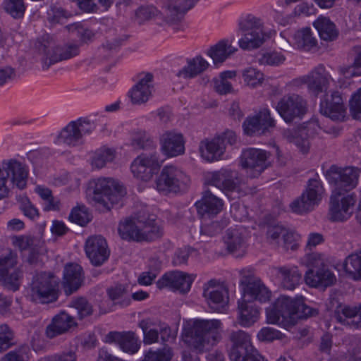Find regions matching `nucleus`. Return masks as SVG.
Segmentation results:
<instances>
[{
	"label": "nucleus",
	"mask_w": 361,
	"mask_h": 361,
	"mask_svg": "<svg viewBox=\"0 0 361 361\" xmlns=\"http://www.w3.org/2000/svg\"><path fill=\"white\" fill-rule=\"evenodd\" d=\"M222 323L219 319H195L184 324L181 334L184 344L192 350L182 353V361H197L195 354L209 351L221 340Z\"/></svg>",
	"instance_id": "obj_1"
},
{
	"label": "nucleus",
	"mask_w": 361,
	"mask_h": 361,
	"mask_svg": "<svg viewBox=\"0 0 361 361\" xmlns=\"http://www.w3.org/2000/svg\"><path fill=\"white\" fill-rule=\"evenodd\" d=\"M290 43L297 49L310 51L317 47V39L310 27H303L294 32Z\"/></svg>",
	"instance_id": "obj_35"
},
{
	"label": "nucleus",
	"mask_w": 361,
	"mask_h": 361,
	"mask_svg": "<svg viewBox=\"0 0 361 361\" xmlns=\"http://www.w3.org/2000/svg\"><path fill=\"white\" fill-rule=\"evenodd\" d=\"M130 145L135 149H144L151 147L153 140L145 130L135 129L130 134Z\"/></svg>",
	"instance_id": "obj_46"
},
{
	"label": "nucleus",
	"mask_w": 361,
	"mask_h": 361,
	"mask_svg": "<svg viewBox=\"0 0 361 361\" xmlns=\"http://www.w3.org/2000/svg\"><path fill=\"white\" fill-rule=\"evenodd\" d=\"M115 157V152L110 148H100L96 150L90 157V163L94 169H100Z\"/></svg>",
	"instance_id": "obj_44"
},
{
	"label": "nucleus",
	"mask_w": 361,
	"mask_h": 361,
	"mask_svg": "<svg viewBox=\"0 0 361 361\" xmlns=\"http://www.w3.org/2000/svg\"><path fill=\"white\" fill-rule=\"evenodd\" d=\"M237 49L232 46L229 39H222L208 51V55L213 59L214 63H222L233 54Z\"/></svg>",
	"instance_id": "obj_37"
},
{
	"label": "nucleus",
	"mask_w": 361,
	"mask_h": 361,
	"mask_svg": "<svg viewBox=\"0 0 361 361\" xmlns=\"http://www.w3.org/2000/svg\"><path fill=\"white\" fill-rule=\"evenodd\" d=\"M323 192L324 188L320 180L317 178L310 179L306 191L290 203L292 212L302 214L312 211L320 202Z\"/></svg>",
	"instance_id": "obj_10"
},
{
	"label": "nucleus",
	"mask_w": 361,
	"mask_h": 361,
	"mask_svg": "<svg viewBox=\"0 0 361 361\" xmlns=\"http://www.w3.org/2000/svg\"><path fill=\"white\" fill-rule=\"evenodd\" d=\"M1 169L8 174V179L10 178L13 185L20 190L25 188L29 174L28 167L25 164L11 159L3 165Z\"/></svg>",
	"instance_id": "obj_28"
},
{
	"label": "nucleus",
	"mask_w": 361,
	"mask_h": 361,
	"mask_svg": "<svg viewBox=\"0 0 361 361\" xmlns=\"http://www.w3.org/2000/svg\"><path fill=\"white\" fill-rule=\"evenodd\" d=\"M305 264L307 267L319 269L326 267L327 259L324 254L312 252L305 255Z\"/></svg>",
	"instance_id": "obj_61"
},
{
	"label": "nucleus",
	"mask_w": 361,
	"mask_h": 361,
	"mask_svg": "<svg viewBox=\"0 0 361 361\" xmlns=\"http://www.w3.org/2000/svg\"><path fill=\"white\" fill-rule=\"evenodd\" d=\"M195 206L201 219H211L221 212L224 202L210 190H206L201 200L195 202Z\"/></svg>",
	"instance_id": "obj_25"
},
{
	"label": "nucleus",
	"mask_w": 361,
	"mask_h": 361,
	"mask_svg": "<svg viewBox=\"0 0 361 361\" xmlns=\"http://www.w3.org/2000/svg\"><path fill=\"white\" fill-rule=\"evenodd\" d=\"M161 164L157 153L142 154L133 160L130 170L136 178L147 182L158 173Z\"/></svg>",
	"instance_id": "obj_13"
},
{
	"label": "nucleus",
	"mask_w": 361,
	"mask_h": 361,
	"mask_svg": "<svg viewBox=\"0 0 361 361\" xmlns=\"http://www.w3.org/2000/svg\"><path fill=\"white\" fill-rule=\"evenodd\" d=\"M203 296L209 307L214 311L224 307L228 299L226 288L214 279L209 281L204 285Z\"/></svg>",
	"instance_id": "obj_23"
},
{
	"label": "nucleus",
	"mask_w": 361,
	"mask_h": 361,
	"mask_svg": "<svg viewBox=\"0 0 361 361\" xmlns=\"http://www.w3.org/2000/svg\"><path fill=\"white\" fill-rule=\"evenodd\" d=\"M57 288V280L52 274H38L34 277L32 283V298L41 303L54 302L58 298Z\"/></svg>",
	"instance_id": "obj_8"
},
{
	"label": "nucleus",
	"mask_w": 361,
	"mask_h": 361,
	"mask_svg": "<svg viewBox=\"0 0 361 361\" xmlns=\"http://www.w3.org/2000/svg\"><path fill=\"white\" fill-rule=\"evenodd\" d=\"M242 78L247 86L255 88L262 84L264 75L257 68L248 67L243 70Z\"/></svg>",
	"instance_id": "obj_52"
},
{
	"label": "nucleus",
	"mask_w": 361,
	"mask_h": 361,
	"mask_svg": "<svg viewBox=\"0 0 361 361\" xmlns=\"http://www.w3.org/2000/svg\"><path fill=\"white\" fill-rule=\"evenodd\" d=\"M298 80L302 84L307 85L308 90L316 95L326 91L331 83L334 82L330 73L322 65L317 66L307 75L299 78Z\"/></svg>",
	"instance_id": "obj_18"
},
{
	"label": "nucleus",
	"mask_w": 361,
	"mask_h": 361,
	"mask_svg": "<svg viewBox=\"0 0 361 361\" xmlns=\"http://www.w3.org/2000/svg\"><path fill=\"white\" fill-rule=\"evenodd\" d=\"M4 11L13 18H21L24 16L27 6L24 0H4Z\"/></svg>",
	"instance_id": "obj_51"
},
{
	"label": "nucleus",
	"mask_w": 361,
	"mask_h": 361,
	"mask_svg": "<svg viewBox=\"0 0 361 361\" xmlns=\"http://www.w3.org/2000/svg\"><path fill=\"white\" fill-rule=\"evenodd\" d=\"M334 317L341 324L360 329L361 328V304L358 307L340 304L334 311Z\"/></svg>",
	"instance_id": "obj_31"
},
{
	"label": "nucleus",
	"mask_w": 361,
	"mask_h": 361,
	"mask_svg": "<svg viewBox=\"0 0 361 361\" xmlns=\"http://www.w3.org/2000/svg\"><path fill=\"white\" fill-rule=\"evenodd\" d=\"M307 135L306 129L303 128L288 130L284 133L287 140L293 143L302 154H307L310 149V142Z\"/></svg>",
	"instance_id": "obj_42"
},
{
	"label": "nucleus",
	"mask_w": 361,
	"mask_h": 361,
	"mask_svg": "<svg viewBox=\"0 0 361 361\" xmlns=\"http://www.w3.org/2000/svg\"><path fill=\"white\" fill-rule=\"evenodd\" d=\"M198 0H169L168 8L169 10L173 11L175 13H185L191 9Z\"/></svg>",
	"instance_id": "obj_58"
},
{
	"label": "nucleus",
	"mask_w": 361,
	"mask_h": 361,
	"mask_svg": "<svg viewBox=\"0 0 361 361\" xmlns=\"http://www.w3.org/2000/svg\"><path fill=\"white\" fill-rule=\"evenodd\" d=\"M306 284L312 288H326L334 285L336 281L334 273L326 267L317 270L310 269L305 275Z\"/></svg>",
	"instance_id": "obj_29"
},
{
	"label": "nucleus",
	"mask_w": 361,
	"mask_h": 361,
	"mask_svg": "<svg viewBox=\"0 0 361 361\" xmlns=\"http://www.w3.org/2000/svg\"><path fill=\"white\" fill-rule=\"evenodd\" d=\"M276 109L286 123H290L295 119L303 118L307 111V105L301 96L290 94L283 96L279 101Z\"/></svg>",
	"instance_id": "obj_11"
},
{
	"label": "nucleus",
	"mask_w": 361,
	"mask_h": 361,
	"mask_svg": "<svg viewBox=\"0 0 361 361\" xmlns=\"http://www.w3.org/2000/svg\"><path fill=\"white\" fill-rule=\"evenodd\" d=\"M64 287L66 291L72 293L81 285L83 279L82 267L78 264H68L63 271Z\"/></svg>",
	"instance_id": "obj_34"
},
{
	"label": "nucleus",
	"mask_w": 361,
	"mask_h": 361,
	"mask_svg": "<svg viewBox=\"0 0 361 361\" xmlns=\"http://www.w3.org/2000/svg\"><path fill=\"white\" fill-rule=\"evenodd\" d=\"M274 126L275 121L271 117L270 111L267 108H263L258 114L248 116L243 123L244 133L249 136L264 135Z\"/></svg>",
	"instance_id": "obj_17"
},
{
	"label": "nucleus",
	"mask_w": 361,
	"mask_h": 361,
	"mask_svg": "<svg viewBox=\"0 0 361 361\" xmlns=\"http://www.w3.org/2000/svg\"><path fill=\"white\" fill-rule=\"evenodd\" d=\"M346 274L354 281L361 280V250L348 255L343 264Z\"/></svg>",
	"instance_id": "obj_43"
},
{
	"label": "nucleus",
	"mask_w": 361,
	"mask_h": 361,
	"mask_svg": "<svg viewBox=\"0 0 361 361\" xmlns=\"http://www.w3.org/2000/svg\"><path fill=\"white\" fill-rule=\"evenodd\" d=\"M70 16V13L63 8L51 6L47 11V20L51 25L63 24Z\"/></svg>",
	"instance_id": "obj_57"
},
{
	"label": "nucleus",
	"mask_w": 361,
	"mask_h": 361,
	"mask_svg": "<svg viewBox=\"0 0 361 361\" xmlns=\"http://www.w3.org/2000/svg\"><path fill=\"white\" fill-rule=\"evenodd\" d=\"M190 183L189 176L179 167L167 164L155 180V188L164 195L184 192Z\"/></svg>",
	"instance_id": "obj_5"
},
{
	"label": "nucleus",
	"mask_w": 361,
	"mask_h": 361,
	"mask_svg": "<svg viewBox=\"0 0 361 361\" xmlns=\"http://www.w3.org/2000/svg\"><path fill=\"white\" fill-rule=\"evenodd\" d=\"M101 118L99 114H94L87 117H80L75 121L82 137L91 134L96 129Z\"/></svg>",
	"instance_id": "obj_49"
},
{
	"label": "nucleus",
	"mask_w": 361,
	"mask_h": 361,
	"mask_svg": "<svg viewBox=\"0 0 361 361\" xmlns=\"http://www.w3.org/2000/svg\"><path fill=\"white\" fill-rule=\"evenodd\" d=\"M82 142V137L75 121H71L61 130L56 140L59 144L64 143L70 146L78 145Z\"/></svg>",
	"instance_id": "obj_38"
},
{
	"label": "nucleus",
	"mask_w": 361,
	"mask_h": 361,
	"mask_svg": "<svg viewBox=\"0 0 361 361\" xmlns=\"http://www.w3.org/2000/svg\"><path fill=\"white\" fill-rule=\"evenodd\" d=\"M74 324L73 318L65 312H61L47 326L46 335L48 338H53L68 331Z\"/></svg>",
	"instance_id": "obj_33"
},
{
	"label": "nucleus",
	"mask_w": 361,
	"mask_h": 361,
	"mask_svg": "<svg viewBox=\"0 0 361 361\" xmlns=\"http://www.w3.org/2000/svg\"><path fill=\"white\" fill-rule=\"evenodd\" d=\"M200 152L202 159L208 162L219 160L225 152V140L219 136L204 140L200 143Z\"/></svg>",
	"instance_id": "obj_32"
},
{
	"label": "nucleus",
	"mask_w": 361,
	"mask_h": 361,
	"mask_svg": "<svg viewBox=\"0 0 361 361\" xmlns=\"http://www.w3.org/2000/svg\"><path fill=\"white\" fill-rule=\"evenodd\" d=\"M160 151L166 158L176 157L184 154L183 135L175 130H166L159 137Z\"/></svg>",
	"instance_id": "obj_21"
},
{
	"label": "nucleus",
	"mask_w": 361,
	"mask_h": 361,
	"mask_svg": "<svg viewBox=\"0 0 361 361\" xmlns=\"http://www.w3.org/2000/svg\"><path fill=\"white\" fill-rule=\"evenodd\" d=\"M79 51L78 45L74 43L56 44L51 41L47 42L39 48L42 68L47 70L52 64L75 57Z\"/></svg>",
	"instance_id": "obj_7"
},
{
	"label": "nucleus",
	"mask_w": 361,
	"mask_h": 361,
	"mask_svg": "<svg viewBox=\"0 0 361 361\" xmlns=\"http://www.w3.org/2000/svg\"><path fill=\"white\" fill-rule=\"evenodd\" d=\"M272 274L280 286L286 290H294L300 283L302 274L295 266L287 265L275 267Z\"/></svg>",
	"instance_id": "obj_26"
},
{
	"label": "nucleus",
	"mask_w": 361,
	"mask_h": 361,
	"mask_svg": "<svg viewBox=\"0 0 361 361\" xmlns=\"http://www.w3.org/2000/svg\"><path fill=\"white\" fill-rule=\"evenodd\" d=\"M107 295L115 305L123 307L130 303V298L123 285H117L108 288Z\"/></svg>",
	"instance_id": "obj_47"
},
{
	"label": "nucleus",
	"mask_w": 361,
	"mask_h": 361,
	"mask_svg": "<svg viewBox=\"0 0 361 361\" xmlns=\"http://www.w3.org/2000/svg\"><path fill=\"white\" fill-rule=\"evenodd\" d=\"M228 351L231 361H265L243 330H232L228 336Z\"/></svg>",
	"instance_id": "obj_4"
},
{
	"label": "nucleus",
	"mask_w": 361,
	"mask_h": 361,
	"mask_svg": "<svg viewBox=\"0 0 361 361\" xmlns=\"http://www.w3.org/2000/svg\"><path fill=\"white\" fill-rule=\"evenodd\" d=\"M354 59L350 66H343L340 68V73L345 78L361 75V46L353 48Z\"/></svg>",
	"instance_id": "obj_48"
},
{
	"label": "nucleus",
	"mask_w": 361,
	"mask_h": 361,
	"mask_svg": "<svg viewBox=\"0 0 361 361\" xmlns=\"http://www.w3.org/2000/svg\"><path fill=\"white\" fill-rule=\"evenodd\" d=\"M356 203L354 193L343 196L340 200L336 195H331L329 207L330 219L333 221H343L353 214Z\"/></svg>",
	"instance_id": "obj_19"
},
{
	"label": "nucleus",
	"mask_w": 361,
	"mask_h": 361,
	"mask_svg": "<svg viewBox=\"0 0 361 361\" xmlns=\"http://www.w3.org/2000/svg\"><path fill=\"white\" fill-rule=\"evenodd\" d=\"M36 192L46 202L44 210L50 211L59 209V202L54 201L51 191L49 188L42 186H37L36 188Z\"/></svg>",
	"instance_id": "obj_59"
},
{
	"label": "nucleus",
	"mask_w": 361,
	"mask_h": 361,
	"mask_svg": "<svg viewBox=\"0 0 361 361\" xmlns=\"http://www.w3.org/2000/svg\"><path fill=\"white\" fill-rule=\"evenodd\" d=\"M31 351L28 345H23L8 352L1 361H29Z\"/></svg>",
	"instance_id": "obj_55"
},
{
	"label": "nucleus",
	"mask_w": 361,
	"mask_h": 361,
	"mask_svg": "<svg viewBox=\"0 0 361 361\" xmlns=\"http://www.w3.org/2000/svg\"><path fill=\"white\" fill-rule=\"evenodd\" d=\"M195 279V275L188 274L180 271L165 274L157 281L159 288H168L173 291L188 293Z\"/></svg>",
	"instance_id": "obj_20"
},
{
	"label": "nucleus",
	"mask_w": 361,
	"mask_h": 361,
	"mask_svg": "<svg viewBox=\"0 0 361 361\" xmlns=\"http://www.w3.org/2000/svg\"><path fill=\"white\" fill-rule=\"evenodd\" d=\"M207 183L221 190L232 191L235 187L232 171L226 169H221L209 173L207 177Z\"/></svg>",
	"instance_id": "obj_36"
},
{
	"label": "nucleus",
	"mask_w": 361,
	"mask_h": 361,
	"mask_svg": "<svg viewBox=\"0 0 361 361\" xmlns=\"http://www.w3.org/2000/svg\"><path fill=\"white\" fill-rule=\"evenodd\" d=\"M153 90V75L149 73L141 75L138 82L130 92L132 102L135 104L147 102L152 96Z\"/></svg>",
	"instance_id": "obj_27"
},
{
	"label": "nucleus",
	"mask_w": 361,
	"mask_h": 361,
	"mask_svg": "<svg viewBox=\"0 0 361 361\" xmlns=\"http://www.w3.org/2000/svg\"><path fill=\"white\" fill-rule=\"evenodd\" d=\"M118 231L121 238L127 241H152L162 235L161 228L154 219L145 222L141 228L134 220L126 219L119 224Z\"/></svg>",
	"instance_id": "obj_6"
},
{
	"label": "nucleus",
	"mask_w": 361,
	"mask_h": 361,
	"mask_svg": "<svg viewBox=\"0 0 361 361\" xmlns=\"http://www.w3.org/2000/svg\"><path fill=\"white\" fill-rule=\"evenodd\" d=\"M158 324V319L149 317L139 322L138 326L143 332V341L145 344L151 345L159 342Z\"/></svg>",
	"instance_id": "obj_41"
},
{
	"label": "nucleus",
	"mask_w": 361,
	"mask_h": 361,
	"mask_svg": "<svg viewBox=\"0 0 361 361\" xmlns=\"http://www.w3.org/2000/svg\"><path fill=\"white\" fill-rule=\"evenodd\" d=\"M226 226L224 221H211L207 222V219H202V225L200 228V233L203 235L209 237L214 236L219 233L222 229Z\"/></svg>",
	"instance_id": "obj_56"
},
{
	"label": "nucleus",
	"mask_w": 361,
	"mask_h": 361,
	"mask_svg": "<svg viewBox=\"0 0 361 361\" xmlns=\"http://www.w3.org/2000/svg\"><path fill=\"white\" fill-rule=\"evenodd\" d=\"M319 37L325 41L334 40L338 34L335 24L327 17L320 16L313 23Z\"/></svg>",
	"instance_id": "obj_39"
},
{
	"label": "nucleus",
	"mask_w": 361,
	"mask_h": 361,
	"mask_svg": "<svg viewBox=\"0 0 361 361\" xmlns=\"http://www.w3.org/2000/svg\"><path fill=\"white\" fill-rule=\"evenodd\" d=\"M173 356L172 349L169 346L145 351L140 361H171Z\"/></svg>",
	"instance_id": "obj_50"
},
{
	"label": "nucleus",
	"mask_w": 361,
	"mask_h": 361,
	"mask_svg": "<svg viewBox=\"0 0 361 361\" xmlns=\"http://www.w3.org/2000/svg\"><path fill=\"white\" fill-rule=\"evenodd\" d=\"M350 111L354 118L361 116V87L355 92L350 100Z\"/></svg>",
	"instance_id": "obj_64"
},
{
	"label": "nucleus",
	"mask_w": 361,
	"mask_h": 361,
	"mask_svg": "<svg viewBox=\"0 0 361 361\" xmlns=\"http://www.w3.org/2000/svg\"><path fill=\"white\" fill-rule=\"evenodd\" d=\"M85 252L92 264L95 266L102 264L109 257L106 240L101 235L91 236L85 243Z\"/></svg>",
	"instance_id": "obj_24"
},
{
	"label": "nucleus",
	"mask_w": 361,
	"mask_h": 361,
	"mask_svg": "<svg viewBox=\"0 0 361 361\" xmlns=\"http://www.w3.org/2000/svg\"><path fill=\"white\" fill-rule=\"evenodd\" d=\"M209 63L202 56H197L188 61V66L180 70L176 75L184 79L192 78L207 69Z\"/></svg>",
	"instance_id": "obj_40"
},
{
	"label": "nucleus",
	"mask_w": 361,
	"mask_h": 361,
	"mask_svg": "<svg viewBox=\"0 0 361 361\" xmlns=\"http://www.w3.org/2000/svg\"><path fill=\"white\" fill-rule=\"evenodd\" d=\"M224 243L235 257L243 256L247 247L246 230L241 226L229 228L224 236Z\"/></svg>",
	"instance_id": "obj_22"
},
{
	"label": "nucleus",
	"mask_w": 361,
	"mask_h": 361,
	"mask_svg": "<svg viewBox=\"0 0 361 361\" xmlns=\"http://www.w3.org/2000/svg\"><path fill=\"white\" fill-rule=\"evenodd\" d=\"M72 307L78 311L80 319H82L92 313V308L90 304L84 298H78L72 300Z\"/></svg>",
	"instance_id": "obj_60"
},
{
	"label": "nucleus",
	"mask_w": 361,
	"mask_h": 361,
	"mask_svg": "<svg viewBox=\"0 0 361 361\" xmlns=\"http://www.w3.org/2000/svg\"><path fill=\"white\" fill-rule=\"evenodd\" d=\"M320 112L333 121H343L346 114V105L341 93L333 91L326 93L320 101Z\"/></svg>",
	"instance_id": "obj_16"
},
{
	"label": "nucleus",
	"mask_w": 361,
	"mask_h": 361,
	"mask_svg": "<svg viewBox=\"0 0 361 361\" xmlns=\"http://www.w3.org/2000/svg\"><path fill=\"white\" fill-rule=\"evenodd\" d=\"M267 322L269 324H276L278 326L286 327L290 324L283 315L280 309L276 306L274 302L269 307L266 309Z\"/></svg>",
	"instance_id": "obj_53"
},
{
	"label": "nucleus",
	"mask_w": 361,
	"mask_h": 361,
	"mask_svg": "<svg viewBox=\"0 0 361 361\" xmlns=\"http://www.w3.org/2000/svg\"><path fill=\"white\" fill-rule=\"evenodd\" d=\"M270 154L266 150L250 147L242 152L241 166L247 169L251 178L258 176L267 167V159Z\"/></svg>",
	"instance_id": "obj_15"
},
{
	"label": "nucleus",
	"mask_w": 361,
	"mask_h": 361,
	"mask_svg": "<svg viewBox=\"0 0 361 361\" xmlns=\"http://www.w3.org/2000/svg\"><path fill=\"white\" fill-rule=\"evenodd\" d=\"M66 28L69 32H75V35L84 42L92 39L94 36L93 32L91 30L85 27L80 22L68 25L66 26Z\"/></svg>",
	"instance_id": "obj_63"
},
{
	"label": "nucleus",
	"mask_w": 361,
	"mask_h": 361,
	"mask_svg": "<svg viewBox=\"0 0 361 361\" xmlns=\"http://www.w3.org/2000/svg\"><path fill=\"white\" fill-rule=\"evenodd\" d=\"M241 285L244 299L238 302L237 322L240 326L248 328L259 320L260 310L254 302L247 300L245 298L249 297L264 303L270 300L271 293L260 280L250 281L246 279Z\"/></svg>",
	"instance_id": "obj_2"
},
{
	"label": "nucleus",
	"mask_w": 361,
	"mask_h": 361,
	"mask_svg": "<svg viewBox=\"0 0 361 361\" xmlns=\"http://www.w3.org/2000/svg\"><path fill=\"white\" fill-rule=\"evenodd\" d=\"M69 220L81 226L87 225L91 220L92 216L88 209L85 206H79L73 208L70 214Z\"/></svg>",
	"instance_id": "obj_54"
},
{
	"label": "nucleus",
	"mask_w": 361,
	"mask_h": 361,
	"mask_svg": "<svg viewBox=\"0 0 361 361\" xmlns=\"http://www.w3.org/2000/svg\"><path fill=\"white\" fill-rule=\"evenodd\" d=\"M298 296L290 298L285 295H281L274 302L276 306L283 313L290 324H291L292 317L295 314L297 304L299 303Z\"/></svg>",
	"instance_id": "obj_45"
},
{
	"label": "nucleus",
	"mask_w": 361,
	"mask_h": 361,
	"mask_svg": "<svg viewBox=\"0 0 361 361\" xmlns=\"http://www.w3.org/2000/svg\"><path fill=\"white\" fill-rule=\"evenodd\" d=\"M87 195L94 202L109 209V202L113 206L120 202L126 195L123 185L111 178H98L90 180L87 188Z\"/></svg>",
	"instance_id": "obj_3"
},
{
	"label": "nucleus",
	"mask_w": 361,
	"mask_h": 361,
	"mask_svg": "<svg viewBox=\"0 0 361 361\" xmlns=\"http://www.w3.org/2000/svg\"><path fill=\"white\" fill-rule=\"evenodd\" d=\"M243 36L239 39V47L244 50L259 47L265 40L260 20L253 16H248L240 23Z\"/></svg>",
	"instance_id": "obj_9"
},
{
	"label": "nucleus",
	"mask_w": 361,
	"mask_h": 361,
	"mask_svg": "<svg viewBox=\"0 0 361 361\" xmlns=\"http://www.w3.org/2000/svg\"><path fill=\"white\" fill-rule=\"evenodd\" d=\"M102 341L118 346L121 350L129 355L137 353L141 348V341L133 331H111L104 335Z\"/></svg>",
	"instance_id": "obj_14"
},
{
	"label": "nucleus",
	"mask_w": 361,
	"mask_h": 361,
	"mask_svg": "<svg viewBox=\"0 0 361 361\" xmlns=\"http://www.w3.org/2000/svg\"><path fill=\"white\" fill-rule=\"evenodd\" d=\"M360 170L356 167H346L341 169L338 173L327 176L329 182H334L338 188H343L348 191L355 188L358 183Z\"/></svg>",
	"instance_id": "obj_30"
},
{
	"label": "nucleus",
	"mask_w": 361,
	"mask_h": 361,
	"mask_svg": "<svg viewBox=\"0 0 361 361\" xmlns=\"http://www.w3.org/2000/svg\"><path fill=\"white\" fill-rule=\"evenodd\" d=\"M17 254L11 250L0 255V278L13 291L19 288L23 275L21 269L17 267Z\"/></svg>",
	"instance_id": "obj_12"
},
{
	"label": "nucleus",
	"mask_w": 361,
	"mask_h": 361,
	"mask_svg": "<svg viewBox=\"0 0 361 361\" xmlns=\"http://www.w3.org/2000/svg\"><path fill=\"white\" fill-rule=\"evenodd\" d=\"M285 57L279 52H268L264 54L258 59L261 65L279 66L283 63Z\"/></svg>",
	"instance_id": "obj_62"
}]
</instances>
